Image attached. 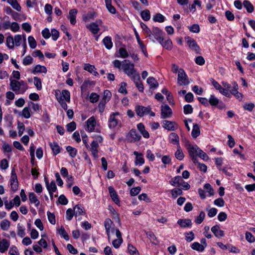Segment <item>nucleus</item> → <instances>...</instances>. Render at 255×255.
Listing matches in <instances>:
<instances>
[{"label":"nucleus","mask_w":255,"mask_h":255,"mask_svg":"<svg viewBox=\"0 0 255 255\" xmlns=\"http://www.w3.org/2000/svg\"><path fill=\"white\" fill-rule=\"evenodd\" d=\"M152 19L154 22L161 23L165 21V17L162 14L157 13L153 16Z\"/></svg>","instance_id":"nucleus-40"},{"label":"nucleus","mask_w":255,"mask_h":255,"mask_svg":"<svg viewBox=\"0 0 255 255\" xmlns=\"http://www.w3.org/2000/svg\"><path fill=\"white\" fill-rule=\"evenodd\" d=\"M47 72V69L44 66H41L40 65H37L35 66L33 70L32 71V73L33 74H36L37 73H46Z\"/></svg>","instance_id":"nucleus-31"},{"label":"nucleus","mask_w":255,"mask_h":255,"mask_svg":"<svg viewBox=\"0 0 255 255\" xmlns=\"http://www.w3.org/2000/svg\"><path fill=\"white\" fill-rule=\"evenodd\" d=\"M243 5L248 12L251 13L254 11V7L250 1L247 0H244L243 1Z\"/></svg>","instance_id":"nucleus-36"},{"label":"nucleus","mask_w":255,"mask_h":255,"mask_svg":"<svg viewBox=\"0 0 255 255\" xmlns=\"http://www.w3.org/2000/svg\"><path fill=\"white\" fill-rule=\"evenodd\" d=\"M102 23V20L99 19L96 20V22L90 23L86 27L93 34H96L99 32L100 30L99 26H101Z\"/></svg>","instance_id":"nucleus-8"},{"label":"nucleus","mask_w":255,"mask_h":255,"mask_svg":"<svg viewBox=\"0 0 255 255\" xmlns=\"http://www.w3.org/2000/svg\"><path fill=\"white\" fill-rule=\"evenodd\" d=\"M29 200L31 203H33L35 206L37 207L39 204L40 202L37 199V197L36 194L33 192H30L29 193Z\"/></svg>","instance_id":"nucleus-25"},{"label":"nucleus","mask_w":255,"mask_h":255,"mask_svg":"<svg viewBox=\"0 0 255 255\" xmlns=\"http://www.w3.org/2000/svg\"><path fill=\"white\" fill-rule=\"evenodd\" d=\"M183 112L185 115L191 114L193 112V109L191 105L187 104L183 107Z\"/></svg>","instance_id":"nucleus-57"},{"label":"nucleus","mask_w":255,"mask_h":255,"mask_svg":"<svg viewBox=\"0 0 255 255\" xmlns=\"http://www.w3.org/2000/svg\"><path fill=\"white\" fill-rule=\"evenodd\" d=\"M200 134V130L199 126L197 124H194L193 126V129L191 132L192 136L196 138Z\"/></svg>","instance_id":"nucleus-29"},{"label":"nucleus","mask_w":255,"mask_h":255,"mask_svg":"<svg viewBox=\"0 0 255 255\" xmlns=\"http://www.w3.org/2000/svg\"><path fill=\"white\" fill-rule=\"evenodd\" d=\"M58 233L65 240L68 241L69 240V236L63 226H61L58 230Z\"/></svg>","instance_id":"nucleus-41"},{"label":"nucleus","mask_w":255,"mask_h":255,"mask_svg":"<svg viewBox=\"0 0 255 255\" xmlns=\"http://www.w3.org/2000/svg\"><path fill=\"white\" fill-rule=\"evenodd\" d=\"M183 180L181 176H176L174 178H172L169 182L173 186L180 187Z\"/></svg>","instance_id":"nucleus-19"},{"label":"nucleus","mask_w":255,"mask_h":255,"mask_svg":"<svg viewBox=\"0 0 255 255\" xmlns=\"http://www.w3.org/2000/svg\"><path fill=\"white\" fill-rule=\"evenodd\" d=\"M159 43L162 46L163 48H165L166 49L171 50L172 49V42L169 38L165 40L164 42L163 41Z\"/></svg>","instance_id":"nucleus-33"},{"label":"nucleus","mask_w":255,"mask_h":255,"mask_svg":"<svg viewBox=\"0 0 255 255\" xmlns=\"http://www.w3.org/2000/svg\"><path fill=\"white\" fill-rule=\"evenodd\" d=\"M21 115L25 119H29L31 116L29 108L24 107L21 112Z\"/></svg>","instance_id":"nucleus-54"},{"label":"nucleus","mask_w":255,"mask_h":255,"mask_svg":"<svg viewBox=\"0 0 255 255\" xmlns=\"http://www.w3.org/2000/svg\"><path fill=\"white\" fill-rule=\"evenodd\" d=\"M185 39L187 40V43L192 50L194 51L196 54L200 53L201 49L194 39L189 36L185 37Z\"/></svg>","instance_id":"nucleus-10"},{"label":"nucleus","mask_w":255,"mask_h":255,"mask_svg":"<svg viewBox=\"0 0 255 255\" xmlns=\"http://www.w3.org/2000/svg\"><path fill=\"white\" fill-rule=\"evenodd\" d=\"M205 217V213L204 211L200 212L199 215L196 218L195 222L197 224H201Z\"/></svg>","instance_id":"nucleus-55"},{"label":"nucleus","mask_w":255,"mask_h":255,"mask_svg":"<svg viewBox=\"0 0 255 255\" xmlns=\"http://www.w3.org/2000/svg\"><path fill=\"white\" fill-rule=\"evenodd\" d=\"M34 84L38 90H40L42 89V84L41 80L37 77H34Z\"/></svg>","instance_id":"nucleus-62"},{"label":"nucleus","mask_w":255,"mask_h":255,"mask_svg":"<svg viewBox=\"0 0 255 255\" xmlns=\"http://www.w3.org/2000/svg\"><path fill=\"white\" fill-rule=\"evenodd\" d=\"M163 33V31L159 28L155 26L152 28V38H154L158 42L164 40Z\"/></svg>","instance_id":"nucleus-9"},{"label":"nucleus","mask_w":255,"mask_h":255,"mask_svg":"<svg viewBox=\"0 0 255 255\" xmlns=\"http://www.w3.org/2000/svg\"><path fill=\"white\" fill-rule=\"evenodd\" d=\"M99 144L96 140H93L91 143V147L89 146V149L92 152V154L95 158L98 157V150Z\"/></svg>","instance_id":"nucleus-16"},{"label":"nucleus","mask_w":255,"mask_h":255,"mask_svg":"<svg viewBox=\"0 0 255 255\" xmlns=\"http://www.w3.org/2000/svg\"><path fill=\"white\" fill-rule=\"evenodd\" d=\"M10 245L9 242L5 239H3L0 241V252L4 253L7 250Z\"/></svg>","instance_id":"nucleus-22"},{"label":"nucleus","mask_w":255,"mask_h":255,"mask_svg":"<svg viewBox=\"0 0 255 255\" xmlns=\"http://www.w3.org/2000/svg\"><path fill=\"white\" fill-rule=\"evenodd\" d=\"M122 69L124 72L132 80H137L139 78V73L134 68V65L128 60H125L123 61Z\"/></svg>","instance_id":"nucleus-1"},{"label":"nucleus","mask_w":255,"mask_h":255,"mask_svg":"<svg viewBox=\"0 0 255 255\" xmlns=\"http://www.w3.org/2000/svg\"><path fill=\"white\" fill-rule=\"evenodd\" d=\"M177 224L180 226L181 228H190L192 226V222L190 219H179L177 221Z\"/></svg>","instance_id":"nucleus-18"},{"label":"nucleus","mask_w":255,"mask_h":255,"mask_svg":"<svg viewBox=\"0 0 255 255\" xmlns=\"http://www.w3.org/2000/svg\"><path fill=\"white\" fill-rule=\"evenodd\" d=\"M175 157L179 160H183L184 157V155L180 145L177 146V150L175 153Z\"/></svg>","instance_id":"nucleus-35"},{"label":"nucleus","mask_w":255,"mask_h":255,"mask_svg":"<svg viewBox=\"0 0 255 255\" xmlns=\"http://www.w3.org/2000/svg\"><path fill=\"white\" fill-rule=\"evenodd\" d=\"M111 2L112 0H106V7L110 13L115 14L117 11L116 8L111 4Z\"/></svg>","instance_id":"nucleus-43"},{"label":"nucleus","mask_w":255,"mask_h":255,"mask_svg":"<svg viewBox=\"0 0 255 255\" xmlns=\"http://www.w3.org/2000/svg\"><path fill=\"white\" fill-rule=\"evenodd\" d=\"M77 10L76 9H72L69 11L68 18L70 20L71 24L74 25L76 23V15Z\"/></svg>","instance_id":"nucleus-20"},{"label":"nucleus","mask_w":255,"mask_h":255,"mask_svg":"<svg viewBox=\"0 0 255 255\" xmlns=\"http://www.w3.org/2000/svg\"><path fill=\"white\" fill-rule=\"evenodd\" d=\"M33 62V58L30 56H26L23 59L22 63L24 65H29Z\"/></svg>","instance_id":"nucleus-64"},{"label":"nucleus","mask_w":255,"mask_h":255,"mask_svg":"<svg viewBox=\"0 0 255 255\" xmlns=\"http://www.w3.org/2000/svg\"><path fill=\"white\" fill-rule=\"evenodd\" d=\"M135 83L136 88L139 92H143L144 90L143 85L142 82L140 81V76L139 75V78L136 80H132Z\"/></svg>","instance_id":"nucleus-47"},{"label":"nucleus","mask_w":255,"mask_h":255,"mask_svg":"<svg viewBox=\"0 0 255 255\" xmlns=\"http://www.w3.org/2000/svg\"><path fill=\"white\" fill-rule=\"evenodd\" d=\"M188 28L190 31L192 32L198 33L200 32V27L197 24H194L191 26H188Z\"/></svg>","instance_id":"nucleus-56"},{"label":"nucleus","mask_w":255,"mask_h":255,"mask_svg":"<svg viewBox=\"0 0 255 255\" xmlns=\"http://www.w3.org/2000/svg\"><path fill=\"white\" fill-rule=\"evenodd\" d=\"M74 214L76 216L85 214L84 207L81 205H76L74 208Z\"/></svg>","instance_id":"nucleus-30"},{"label":"nucleus","mask_w":255,"mask_h":255,"mask_svg":"<svg viewBox=\"0 0 255 255\" xmlns=\"http://www.w3.org/2000/svg\"><path fill=\"white\" fill-rule=\"evenodd\" d=\"M211 231L213 233L214 235L218 238L222 237L224 236V231L220 229L219 225L212 227L211 228Z\"/></svg>","instance_id":"nucleus-21"},{"label":"nucleus","mask_w":255,"mask_h":255,"mask_svg":"<svg viewBox=\"0 0 255 255\" xmlns=\"http://www.w3.org/2000/svg\"><path fill=\"white\" fill-rule=\"evenodd\" d=\"M108 190L112 200L117 205H119L120 200L119 196L113 186H109Z\"/></svg>","instance_id":"nucleus-14"},{"label":"nucleus","mask_w":255,"mask_h":255,"mask_svg":"<svg viewBox=\"0 0 255 255\" xmlns=\"http://www.w3.org/2000/svg\"><path fill=\"white\" fill-rule=\"evenodd\" d=\"M10 225V222L7 219H4L0 223V228L3 231H7Z\"/></svg>","instance_id":"nucleus-44"},{"label":"nucleus","mask_w":255,"mask_h":255,"mask_svg":"<svg viewBox=\"0 0 255 255\" xmlns=\"http://www.w3.org/2000/svg\"><path fill=\"white\" fill-rule=\"evenodd\" d=\"M103 42L105 47L108 49H111L113 47V42L112 41V38L110 36H106L103 40Z\"/></svg>","instance_id":"nucleus-28"},{"label":"nucleus","mask_w":255,"mask_h":255,"mask_svg":"<svg viewBox=\"0 0 255 255\" xmlns=\"http://www.w3.org/2000/svg\"><path fill=\"white\" fill-rule=\"evenodd\" d=\"M47 217L49 222L52 225H55L56 223L55 216L53 213L48 211L47 213Z\"/></svg>","instance_id":"nucleus-59"},{"label":"nucleus","mask_w":255,"mask_h":255,"mask_svg":"<svg viewBox=\"0 0 255 255\" xmlns=\"http://www.w3.org/2000/svg\"><path fill=\"white\" fill-rule=\"evenodd\" d=\"M55 96L58 102L61 101H66L70 102V93L67 90H63L61 92L58 90L55 92Z\"/></svg>","instance_id":"nucleus-4"},{"label":"nucleus","mask_w":255,"mask_h":255,"mask_svg":"<svg viewBox=\"0 0 255 255\" xmlns=\"http://www.w3.org/2000/svg\"><path fill=\"white\" fill-rule=\"evenodd\" d=\"M119 112L112 113L109 117L108 121V126L110 128H114L119 124V121L116 118V116L119 115Z\"/></svg>","instance_id":"nucleus-11"},{"label":"nucleus","mask_w":255,"mask_h":255,"mask_svg":"<svg viewBox=\"0 0 255 255\" xmlns=\"http://www.w3.org/2000/svg\"><path fill=\"white\" fill-rule=\"evenodd\" d=\"M114 225L113 222L110 219H106L104 222V226L106 230V233L108 236L109 240L110 239V229L112 228V226Z\"/></svg>","instance_id":"nucleus-23"},{"label":"nucleus","mask_w":255,"mask_h":255,"mask_svg":"<svg viewBox=\"0 0 255 255\" xmlns=\"http://www.w3.org/2000/svg\"><path fill=\"white\" fill-rule=\"evenodd\" d=\"M9 17L8 16H5L4 17V21L2 23V27L4 29H10L11 23L8 20Z\"/></svg>","instance_id":"nucleus-45"},{"label":"nucleus","mask_w":255,"mask_h":255,"mask_svg":"<svg viewBox=\"0 0 255 255\" xmlns=\"http://www.w3.org/2000/svg\"><path fill=\"white\" fill-rule=\"evenodd\" d=\"M177 83L180 85H188L189 81L187 75L183 69H180L178 71Z\"/></svg>","instance_id":"nucleus-5"},{"label":"nucleus","mask_w":255,"mask_h":255,"mask_svg":"<svg viewBox=\"0 0 255 255\" xmlns=\"http://www.w3.org/2000/svg\"><path fill=\"white\" fill-rule=\"evenodd\" d=\"M133 154L136 156V159L135 161V164L136 165L139 164L142 165L144 163V159L142 157V154L141 153H138L137 151H134Z\"/></svg>","instance_id":"nucleus-27"},{"label":"nucleus","mask_w":255,"mask_h":255,"mask_svg":"<svg viewBox=\"0 0 255 255\" xmlns=\"http://www.w3.org/2000/svg\"><path fill=\"white\" fill-rule=\"evenodd\" d=\"M171 193L174 198H176L178 196L183 194L182 189L180 188H174L171 191Z\"/></svg>","instance_id":"nucleus-46"},{"label":"nucleus","mask_w":255,"mask_h":255,"mask_svg":"<svg viewBox=\"0 0 255 255\" xmlns=\"http://www.w3.org/2000/svg\"><path fill=\"white\" fill-rule=\"evenodd\" d=\"M19 84L20 87H21L20 94H23L28 89L27 84L24 81L22 80L19 81Z\"/></svg>","instance_id":"nucleus-61"},{"label":"nucleus","mask_w":255,"mask_h":255,"mask_svg":"<svg viewBox=\"0 0 255 255\" xmlns=\"http://www.w3.org/2000/svg\"><path fill=\"white\" fill-rule=\"evenodd\" d=\"M28 105V107H31L34 112H39L41 110V106L38 104H35L30 101Z\"/></svg>","instance_id":"nucleus-58"},{"label":"nucleus","mask_w":255,"mask_h":255,"mask_svg":"<svg viewBox=\"0 0 255 255\" xmlns=\"http://www.w3.org/2000/svg\"><path fill=\"white\" fill-rule=\"evenodd\" d=\"M46 188L48 192H55L57 190V187L54 181H52L46 187Z\"/></svg>","instance_id":"nucleus-52"},{"label":"nucleus","mask_w":255,"mask_h":255,"mask_svg":"<svg viewBox=\"0 0 255 255\" xmlns=\"http://www.w3.org/2000/svg\"><path fill=\"white\" fill-rule=\"evenodd\" d=\"M191 247L193 250L200 252H203L205 249V246L204 245H201V244L198 242L193 243L191 245Z\"/></svg>","instance_id":"nucleus-32"},{"label":"nucleus","mask_w":255,"mask_h":255,"mask_svg":"<svg viewBox=\"0 0 255 255\" xmlns=\"http://www.w3.org/2000/svg\"><path fill=\"white\" fill-rule=\"evenodd\" d=\"M74 211L72 209H67L66 213V218L68 221H71L74 215Z\"/></svg>","instance_id":"nucleus-63"},{"label":"nucleus","mask_w":255,"mask_h":255,"mask_svg":"<svg viewBox=\"0 0 255 255\" xmlns=\"http://www.w3.org/2000/svg\"><path fill=\"white\" fill-rule=\"evenodd\" d=\"M162 127L169 131H174L178 127L175 122L168 120H164L162 122Z\"/></svg>","instance_id":"nucleus-13"},{"label":"nucleus","mask_w":255,"mask_h":255,"mask_svg":"<svg viewBox=\"0 0 255 255\" xmlns=\"http://www.w3.org/2000/svg\"><path fill=\"white\" fill-rule=\"evenodd\" d=\"M87 128L89 131L92 132L95 129V127L96 125V120L94 117H92L90 118L87 121Z\"/></svg>","instance_id":"nucleus-24"},{"label":"nucleus","mask_w":255,"mask_h":255,"mask_svg":"<svg viewBox=\"0 0 255 255\" xmlns=\"http://www.w3.org/2000/svg\"><path fill=\"white\" fill-rule=\"evenodd\" d=\"M128 250L130 255H139L136 248L131 244L128 245Z\"/></svg>","instance_id":"nucleus-42"},{"label":"nucleus","mask_w":255,"mask_h":255,"mask_svg":"<svg viewBox=\"0 0 255 255\" xmlns=\"http://www.w3.org/2000/svg\"><path fill=\"white\" fill-rule=\"evenodd\" d=\"M10 80V89L15 93V94H20L21 87H20L19 81L15 80H12L11 78Z\"/></svg>","instance_id":"nucleus-15"},{"label":"nucleus","mask_w":255,"mask_h":255,"mask_svg":"<svg viewBox=\"0 0 255 255\" xmlns=\"http://www.w3.org/2000/svg\"><path fill=\"white\" fill-rule=\"evenodd\" d=\"M209 103L212 106H217L219 103V100L214 95H211L208 100Z\"/></svg>","instance_id":"nucleus-51"},{"label":"nucleus","mask_w":255,"mask_h":255,"mask_svg":"<svg viewBox=\"0 0 255 255\" xmlns=\"http://www.w3.org/2000/svg\"><path fill=\"white\" fill-rule=\"evenodd\" d=\"M111 96L112 94L109 90H105L104 91L103 97L102 100L104 101L105 102L107 103L111 99Z\"/></svg>","instance_id":"nucleus-48"},{"label":"nucleus","mask_w":255,"mask_h":255,"mask_svg":"<svg viewBox=\"0 0 255 255\" xmlns=\"http://www.w3.org/2000/svg\"><path fill=\"white\" fill-rule=\"evenodd\" d=\"M66 149L67 151L69 153V155L72 158H74L76 157L77 154V150L71 146H67L66 147Z\"/></svg>","instance_id":"nucleus-38"},{"label":"nucleus","mask_w":255,"mask_h":255,"mask_svg":"<svg viewBox=\"0 0 255 255\" xmlns=\"http://www.w3.org/2000/svg\"><path fill=\"white\" fill-rule=\"evenodd\" d=\"M17 228V235L21 238L24 237L25 235L24 227L20 225V224H18Z\"/></svg>","instance_id":"nucleus-49"},{"label":"nucleus","mask_w":255,"mask_h":255,"mask_svg":"<svg viewBox=\"0 0 255 255\" xmlns=\"http://www.w3.org/2000/svg\"><path fill=\"white\" fill-rule=\"evenodd\" d=\"M169 141L171 143L176 144L177 146L180 145L179 137L178 134L175 132H171L169 135Z\"/></svg>","instance_id":"nucleus-17"},{"label":"nucleus","mask_w":255,"mask_h":255,"mask_svg":"<svg viewBox=\"0 0 255 255\" xmlns=\"http://www.w3.org/2000/svg\"><path fill=\"white\" fill-rule=\"evenodd\" d=\"M147 83L150 85V88H156L158 86V82L152 77H149L147 78Z\"/></svg>","instance_id":"nucleus-39"},{"label":"nucleus","mask_w":255,"mask_h":255,"mask_svg":"<svg viewBox=\"0 0 255 255\" xmlns=\"http://www.w3.org/2000/svg\"><path fill=\"white\" fill-rule=\"evenodd\" d=\"M50 146L54 155L60 152L61 147L56 142H50Z\"/></svg>","instance_id":"nucleus-26"},{"label":"nucleus","mask_w":255,"mask_h":255,"mask_svg":"<svg viewBox=\"0 0 255 255\" xmlns=\"http://www.w3.org/2000/svg\"><path fill=\"white\" fill-rule=\"evenodd\" d=\"M161 118L162 119L168 118L172 115V110L167 105H162L161 107Z\"/></svg>","instance_id":"nucleus-12"},{"label":"nucleus","mask_w":255,"mask_h":255,"mask_svg":"<svg viewBox=\"0 0 255 255\" xmlns=\"http://www.w3.org/2000/svg\"><path fill=\"white\" fill-rule=\"evenodd\" d=\"M142 19L145 21H148L150 18V13L149 10L145 9L140 13Z\"/></svg>","instance_id":"nucleus-37"},{"label":"nucleus","mask_w":255,"mask_h":255,"mask_svg":"<svg viewBox=\"0 0 255 255\" xmlns=\"http://www.w3.org/2000/svg\"><path fill=\"white\" fill-rule=\"evenodd\" d=\"M99 95L96 93H92L89 96V100L91 103H95L98 101Z\"/></svg>","instance_id":"nucleus-53"},{"label":"nucleus","mask_w":255,"mask_h":255,"mask_svg":"<svg viewBox=\"0 0 255 255\" xmlns=\"http://www.w3.org/2000/svg\"><path fill=\"white\" fill-rule=\"evenodd\" d=\"M185 146L188 150L193 162L196 163L197 161V156L200 148L197 145H193L191 144L190 141L187 140H185Z\"/></svg>","instance_id":"nucleus-2"},{"label":"nucleus","mask_w":255,"mask_h":255,"mask_svg":"<svg viewBox=\"0 0 255 255\" xmlns=\"http://www.w3.org/2000/svg\"><path fill=\"white\" fill-rule=\"evenodd\" d=\"M135 36L138 44H139L140 48L142 51L145 50V46L143 44L142 41L140 40L138 33L136 30H134Z\"/></svg>","instance_id":"nucleus-50"},{"label":"nucleus","mask_w":255,"mask_h":255,"mask_svg":"<svg viewBox=\"0 0 255 255\" xmlns=\"http://www.w3.org/2000/svg\"><path fill=\"white\" fill-rule=\"evenodd\" d=\"M135 112L137 116L142 117L145 115L149 114L151 117H154L155 114L151 111V108L144 107L140 105H136L135 107Z\"/></svg>","instance_id":"nucleus-3"},{"label":"nucleus","mask_w":255,"mask_h":255,"mask_svg":"<svg viewBox=\"0 0 255 255\" xmlns=\"http://www.w3.org/2000/svg\"><path fill=\"white\" fill-rule=\"evenodd\" d=\"M141 137V135L137 132L134 128H132L127 135V138L130 142L138 141L140 140Z\"/></svg>","instance_id":"nucleus-7"},{"label":"nucleus","mask_w":255,"mask_h":255,"mask_svg":"<svg viewBox=\"0 0 255 255\" xmlns=\"http://www.w3.org/2000/svg\"><path fill=\"white\" fill-rule=\"evenodd\" d=\"M28 42L29 44V46L31 48L34 49L36 47V42L33 36H28Z\"/></svg>","instance_id":"nucleus-60"},{"label":"nucleus","mask_w":255,"mask_h":255,"mask_svg":"<svg viewBox=\"0 0 255 255\" xmlns=\"http://www.w3.org/2000/svg\"><path fill=\"white\" fill-rule=\"evenodd\" d=\"M10 184L11 189L15 192L18 188V182L17 180V175L15 171V169L13 168L11 172V176L10 179Z\"/></svg>","instance_id":"nucleus-6"},{"label":"nucleus","mask_w":255,"mask_h":255,"mask_svg":"<svg viewBox=\"0 0 255 255\" xmlns=\"http://www.w3.org/2000/svg\"><path fill=\"white\" fill-rule=\"evenodd\" d=\"M6 45L9 49H13L14 47V38L11 35L8 36L6 38Z\"/></svg>","instance_id":"nucleus-34"}]
</instances>
